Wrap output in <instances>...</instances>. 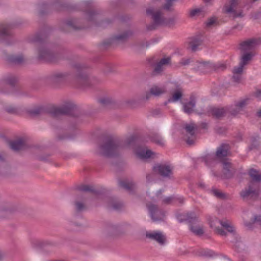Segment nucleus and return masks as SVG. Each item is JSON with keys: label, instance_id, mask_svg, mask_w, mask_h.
I'll return each instance as SVG.
<instances>
[{"label": "nucleus", "instance_id": "nucleus-1", "mask_svg": "<svg viewBox=\"0 0 261 261\" xmlns=\"http://www.w3.org/2000/svg\"><path fill=\"white\" fill-rule=\"evenodd\" d=\"M48 35L45 31L37 33L31 39L33 42L39 43L41 45L38 50L39 60L50 63H56L63 58L62 53H54L44 46V43L46 40Z\"/></svg>", "mask_w": 261, "mask_h": 261}, {"label": "nucleus", "instance_id": "nucleus-2", "mask_svg": "<svg viewBox=\"0 0 261 261\" xmlns=\"http://www.w3.org/2000/svg\"><path fill=\"white\" fill-rule=\"evenodd\" d=\"M248 174L251 178V180L248 183V188L242 190L240 193V196L243 199L248 197L257 198L259 195V185L261 182V174L253 168L248 170Z\"/></svg>", "mask_w": 261, "mask_h": 261}, {"label": "nucleus", "instance_id": "nucleus-3", "mask_svg": "<svg viewBox=\"0 0 261 261\" xmlns=\"http://www.w3.org/2000/svg\"><path fill=\"white\" fill-rule=\"evenodd\" d=\"M122 147L121 140L113 137L106 138L99 146V153L106 157H114L119 155V151Z\"/></svg>", "mask_w": 261, "mask_h": 261}, {"label": "nucleus", "instance_id": "nucleus-4", "mask_svg": "<svg viewBox=\"0 0 261 261\" xmlns=\"http://www.w3.org/2000/svg\"><path fill=\"white\" fill-rule=\"evenodd\" d=\"M39 14L43 15L50 11H61L74 10L76 6L68 4H62L60 0H51L49 4L42 3L39 5Z\"/></svg>", "mask_w": 261, "mask_h": 261}, {"label": "nucleus", "instance_id": "nucleus-5", "mask_svg": "<svg viewBox=\"0 0 261 261\" xmlns=\"http://www.w3.org/2000/svg\"><path fill=\"white\" fill-rule=\"evenodd\" d=\"M77 75L75 77L76 82L81 86L89 87L99 82L95 77H89L86 72V67L81 64L75 65Z\"/></svg>", "mask_w": 261, "mask_h": 261}, {"label": "nucleus", "instance_id": "nucleus-6", "mask_svg": "<svg viewBox=\"0 0 261 261\" xmlns=\"http://www.w3.org/2000/svg\"><path fill=\"white\" fill-rule=\"evenodd\" d=\"M77 108L72 102H67L60 107H54L50 109L48 113L53 117L60 115H68L73 117H77Z\"/></svg>", "mask_w": 261, "mask_h": 261}, {"label": "nucleus", "instance_id": "nucleus-7", "mask_svg": "<svg viewBox=\"0 0 261 261\" xmlns=\"http://www.w3.org/2000/svg\"><path fill=\"white\" fill-rule=\"evenodd\" d=\"M146 14L148 15L151 16L153 20V23L147 26V29L148 31L155 30L158 25L164 24L165 23V18L162 16L160 11L154 12L153 8H148L146 9Z\"/></svg>", "mask_w": 261, "mask_h": 261}, {"label": "nucleus", "instance_id": "nucleus-8", "mask_svg": "<svg viewBox=\"0 0 261 261\" xmlns=\"http://www.w3.org/2000/svg\"><path fill=\"white\" fill-rule=\"evenodd\" d=\"M146 207L149 212L150 217L153 222L162 221L165 217L164 211L160 208L158 205L149 203H147Z\"/></svg>", "mask_w": 261, "mask_h": 261}, {"label": "nucleus", "instance_id": "nucleus-9", "mask_svg": "<svg viewBox=\"0 0 261 261\" xmlns=\"http://www.w3.org/2000/svg\"><path fill=\"white\" fill-rule=\"evenodd\" d=\"M69 76L70 74L67 72L56 71L49 76L48 81L51 84L59 85L69 80Z\"/></svg>", "mask_w": 261, "mask_h": 261}, {"label": "nucleus", "instance_id": "nucleus-10", "mask_svg": "<svg viewBox=\"0 0 261 261\" xmlns=\"http://www.w3.org/2000/svg\"><path fill=\"white\" fill-rule=\"evenodd\" d=\"M132 32L129 30L125 31L121 34L114 36L110 39L103 41L102 45L104 46H108L114 43L124 42L127 40L129 36L132 35Z\"/></svg>", "mask_w": 261, "mask_h": 261}, {"label": "nucleus", "instance_id": "nucleus-11", "mask_svg": "<svg viewBox=\"0 0 261 261\" xmlns=\"http://www.w3.org/2000/svg\"><path fill=\"white\" fill-rule=\"evenodd\" d=\"M152 170L164 178H170L173 174L172 169L169 165L157 164L153 166Z\"/></svg>", "mask_w": 261, "mask_h": 261}, {"label": "nucleus", "instance_id": "nucleus-12", "mask_svg": "<svg viewBox=\"0 0 261 261\" xmlns=\"http://www.w3.org/2000/svg\"><path fill=\"white\" fill-rule=\"evenodd\" d=\"M237 4V0H230L229 5H225L224 6L225 13L226 14H232L233 19L238 17L242 18L244 16L242 10L237 12L234 9V7L236 6Z\"/></svg>", "mask_w": 261, "mask_h": 261}, {"label": "nucleus", "instance_id": "nucleus-13", "mask_svg": "<svg viewBox=\"0 0 261 261\" xmlns=\"http://www.w3.org/2000/svg\"><path fill=\"white\" fill-rule=\"evenodd\" d=\"M208 220L210 226L212 228L215 227L216 223H219L229 232H232L234 230L233 226L227 220H221L216 217H210Z\"/></svg>", "mask_w": 261, "mask_h": 261}, {"label": "nucleus", "instance_id": "nucleus-14", "mask_svg": "<svg viewBox=\"0 0 261 261\" xmlns=\"http://www.w3.org/2000/svg\"><path fill=\"white\" fill-rule=\"evenodd\" d=\"M223 165V173L224 178L230 179L234 174L235 169L232 168L231 163L228 159H225L221 161Z\"/></svg>", "mask_w": 261, "mask_h": 261}, {"label": "nucleus", "instance_id": "nucleus-15", "mask_svg": "<svg viewBox=\"0 0 261 261\" xmlns=\"http://www.w3.org/2000/svg\"><path fill=\"white\" fill-rule=\"evenodd\" d=\"M259 39H251L244 41L240 44L239 49L243 52L251 50L259 44Z\"/></svg>", "mask_w": 261, "mask_h": 261}, {"label": "nucleus", "instance_id": "nucleus-16", "mask_svg": "<svg viewBox=\"0 0 261 261\" xmlns=\"http://www.w3.org/2000/svg\"><path fill=\"white\" fill-rule=\"evenodd\" d=\"M177 219L180 222H188L190 226L192 225V224L196 223L198 220L196 214L193 212L179 215L177 216Z\"/></svg>", "mask_w": 261, "mask_h": 261}, {"label": "nucleus", "instance_id": "nucleus-17", "mask_svg": "<svg viewBox=\"0 0 261 261\" xmlns=\"http://www.w3.org/2000/svg\"><path fill=\"white\" fill-rule=\"evenodd\" d=\"M229 150V145L228 144L222 143L219 146L215 153V156L218 160H221L227 159L228 151Z\"/></svg>", "mask_w": 261, "mask_h": 261}, {"label": "nucleus", "instance_id": "nucleus-18", "mask_svg": "<svg viewBox=\"0 0 261 261\" xmlns=\"http://www.w3.org/2000/svg\"><path fill=\"white\" fill-rule=\"evenodd\" d=\"M145 236L147 238L156 241L160 245H164L166 242V237L161 232H146Z\"/></svg>", "mask_w": 261, "mask_h": 261}, {"label": "nucleus", "instance_id": "nucleus-19", "mask_svg": "<svg viewBox=\"0 0 261 261\" xmlns=\"http://www.w3.org/2000/svg\"><path fill=\"white\" fill-rule=\"evenodd\" d=\"M13 25L11 24L2 23L0 24V37L11 38L13 34L11 31Z\"/></svg>", "mask_w": 261, "mask_h": 261}, {"label": "nucleus", "instance_id": "nucleus-20", "mask_svg": "<svg viewBox=\"0 0 261 261\" xmlns=\"http://www.w3.org/2000/svg\"><path fill=\"white\" fill-rule=\"evenodd\" d=\"M166 92V90L164 87H160L156 85H153L149 90V92L146 93L145 99H148L151 95L154 96H160Z\"/></svg>", "mask_w": 261, "mask_h": 261}, {"label": "nucleus", "instance_id": "nucleus-21", "mask_svg": "<svg viewBox=\"0 0 261 261\" xmlns=\"http://www.w3.org/2000/svg\"><path fill=\"white\" fill-rule=\"evenodd\" d=\"M171 58L168 57L162 59L155 66L153 73L154 74H159L163 70V65H168L171 63Z\"/></svg>", "mask_w": 261, "mask_h": 261}, {"label": "nucleus", "instance_id": "nucleus-22", "mask_svg": "<svg viewBox=\"0 0 261 261\" xmlns=\"http://www.w3.org/2000/svg\"><path fill=\"white\" fill-rule=\"evenodd\" d=\"M195 105V97L194 95H191L190 97V101L188 102L183 103L184 111L188 114L192 113Z\"/></svg>", "mask_w": 261, "mask_h": 261}, {"label": "nucleus", "instance_id": "nucleus-23", "mask_svg": "<svg viewBox=\"0 0 261 261\" xmlns=\"http://www.w3.org/2000/svg\"><path fill=\"white\" fill-rule=\"evenodd\" d=\"M119 230V226L116 225L109 224L103 230V233L107 237L115 236Z\"/></svg>", "mask_w": 261, "mask_h": 261}, {"label": "nucleus", "instance_id": "nucleus-24", "mask_svg": "<svg viewBox=\"0 0 261 261\" xmlns=\"http://www.w3.org/2000/svg\"><path fill=\"white\" fill-rule=\"evenodd\" d=\"M148 138L151 142L159 146H163L164 145V142L163 138L159 134L157 133H150L148 135Z\"/></svg>", "mask_w": 261, "mask_h": 261}, {"label": "nucleus", "instance_id": "nucleus-25", "mask_svg": "<svg viewBox=\"0 0 261 261\" xmlns=\"http://www.w3.org/2000/svg\"><path fill=\"white\" fill-rule=\"evenodd\" d=\"M226 110L224 108H212L209 111V115H211L216 118H220L223 117L226 113Z\"/></svg>", "mask_w": 261, "mask_h": 261}, {"label": "nucleus", "instance_id": "nucleus-26", "mask_svg": "<svg viewBox=\"0 0 261 261\" xmlns=\"http://www.w3.org/2000/svg\"><path fill=\"white\" fill-rule=\"evenodd\" d=\"M154 152L151 150L139 149L136 151V155L140 159H147L151 157Z\"/></svg>", "mask_w": 261, "mask_h": 261}, {"label": "nucleus", "instance_id": "nucleus-27", "mask_svg": "<svg viewBox=\"0 0 261 261\" xmlns=\"http://www.w3.org/2000/svg\"><path fill=\"white\" fill-rule=\"evenodd\" d=\"M87 18L89 21L95 22L99 18L100 11L97 10H90L86 12Z\"/></svg>", "mask_w": 261, "mask_h": 261}, {"label": "nucleus", "instance_id": "nucleus-28", "mask_svg": "<svg viewBox=\"0 0 261 261\" xmlns=\"http://www.w3.org/2000/svg\"><path fill=\"white\" fill-rule=\"evenodd\" d=\"M119 186L125 189L130 194H133L135 191V185L132 182H129L125 180H119Z\"/></svg>", "mask_w": 261, "mask_h": 261}, {"label": "nucleus", "instance_id": "nucleus-29", "mask_svg": "<svg viewBox=\"0 0 261 261\" xmlns=\"http://www.w3.org/2000/svg\"><path fill=\"white\" fill-rule=\"evenodd\" d=\"M124 206L123 203L116 199L112 198L109 201V206L110 208L116 211L120 210Z\"/></svg>", "mask_w": 261, "mask_h": 261}, {"label": "nucleus", "instance_id": "nucleus-30", "mask_svg": "<svg viewBox=\"0 0 261 261\" xmlns=\"http://www.w3.org/2000/svg\"><path fill=\"white\" fill-rule=\"evenodd\" d=\"M46 113V110L42 107H38L28 111V114L30 116L33 117L43 115Z\"/></svg>", "mask_w": 261, "mask_h": 261}, {"label": "nucleus", "instance_id": "nucleus-31", "mask_svg": "<svg viewBox=\"0 0 261 261\" xmlns=\"http://www.w3.org/2000/svg\"><path fill=\"white\" fill-rule=\"evenodd\" d=\"M77 190L80 191L84 192H89L95 195H99L101 194V192L98 190L94 189L93 187L89 185H81L77 187Z\"/></svg>", "mask_w": 261, "mask_h": 261}, {"label": "nucleus", "instance_id": "nucleus-32", "mask_svg": "<svg viewBox=\"0 0 261 261\" xmlns=\"http://www.w3.org/2000/svg\"><path fill=\"white\" fill-rule=\"evenodd\" d=\"M7 61L15 65H20L24 62V58L22 55H10L7 57Z\"/></svg>", "mask_w": 261, "mask_h": 261}, {"label": "nucleus", "instance_id": "nucleus-33", "mask_svg": "<svg viewBox=\"0 0 261 261\" xmlns=\"http://www.w3.org/2000/svg\"><path fill=\"white\" fill-rule=\"evenodd\" d=\"M217 159L215 154H207L201 158L202 162H204L205 164L208 166H212L213 163L216 162Z\"/></svg>", "mask_w": 261, "mask_h": 261}, {"label": "nucleus", "instance_id": "nucleus-34", "mask_svg": "<svg viewBox=\"0 0 261 261\" xmlns=\"http://www.w3.org/2000/svg\"><path fill=\"white\" fill-rule=\"evenodd\" d=\"M74 211L76 214L82 213L86 210L87 206L82 201L75 200L74 202Z\"/></svg>", "mask_w": 261, "mask_h": 261}, {"label": "nucleus", "instance_id": "nucleus-35", "mask_svg": "<svg viewBox=\"0 0 261 261\" xmlns=\"http://www.w3.org/2000/svg\"><path fill=\"white\" fill-rule=\"evenodd\" d=\"M199 70L204 72H207L213 69V64L210 62H202L198 66Z\"/></svg>", "mask_w": 261, "mask_h": 261}, {"label": "nucleus", "instance_id": "nucleus-36", "mask_svg": "<svg viewBox=\"0 0 261 261\" xmlns=\"http://www.w3.org/2000/svg\"><path fill=\"white\" fill-rule=\"evenodd\" d=\"M10 147L15 151L22 149L24 146V142L22 139L12 141L10 143Z\"/></svg>", "mask_w": 261, "mask_h": 261}, {"label": "nucleus", "instance_id": "nucleus-37", "mask_svg": "<svg viewBox=\"0 0 261 261\" xmlns=\"http://www.w3.org/2000/svg\"><path fill=\"white\" fill-rule=\"evenodd\" d=\"M202 41L200 37H195L192 38L189 44L192 51H195L197 47L202 44Z\"/></svg>", "mask_w": 261, "mask_h": 261}, {"label": "nucleus", "instance_id": "nucleus-38", "mask_svg": "<svg viewBox=\"0 0 261 261\" xmlns=\"http://www.w3.org/2000/svg\"><path fill=\"white\" fill-rule=\"evenodd\" d=\"M172 96L168 99V102H175L180 100L182 96V92L180 89L175 90L172 93Z\"/></svg>", "mask_w": 261, "mask_h": 261}, {"label": "nucleus", "instance_id": "nucleus-39", "mask_svg": "<svg viewBox=\"0 0 261 261\" xmlns=\"http://www.w3.org/2000/svg\"><path fill=\"white\" fill-rule=\"evenodd\" d=\"M4 81L6 84L9 85L12 87H14L18 81V79L15 75H9L5 77Z\"/></svg>", "mask_w": 261, "mask_h": 261}, {"label": "nucleus", "instance_id": "nucleus-40", "mask_svg": "<svg viewBox=\"0 0 261 261\" xmlns=\"http://www.w3.org/2000/svg\"><path fill=\"white\" fill-rule=\"evenodd\" d=\"M253 55L251 53H245L240 59V63L244 66L247 65L251 60Z\"/></svg>", "mask_w": 261, "mask_h": 261}, {"label": "nucleus", "instance_id": "nucleus-41", "mask_svg": "<svg viewBox=\"0 0 261 261\" xmlns=\"http://www.w3.org/2000/svg\"><path fill=\"white\" fill-rule=\"evenodd\" d=\"M199 255L206 257H211L216 255L214 251L207 249H202L200 250Z\"/></svg>", "mask_w": 261, "mask_h": 261}, {"label": "nucleus", "instance_id": "nucleus-42", "mask_svg": "<svg viewBox=\"0 0 261 261\" xmlns=\"http://www.w3.org/2000/svg\"><path fill=\"white\" fill-rule=\"evenodd\" d=\"M64 25L65 27L68 28L69 29L75 31L80 30L83 28L82 27H77L75 24V21L72 19L66 21Z\"/></svg>", "mask_w": 261, "mask_h": 261}, {"label": "nucleus", "instance_id": "nucleus-43", "mask_svg": "<svg viewBox=\"0 0 261 261\" xmlns=\"http://www.w3.org/2000/svg\"><path fill=\"white\" fill-rule=\"evenodd\" d=\"M186 132L191 136L195 135V131L196 129L194 124L193 123L187 124L184 127Z\"/></svg>", "mask_w": 261, "mask_h": 261}, {"label": "nucleus", "instance_id": "nucleus-44", "mask_svg": "<svg viewBox=\"0 0 261 261\" xmlns=\"http://www.w3.org/2000/svg\"><path fill=\"white\" fill-rule=\"evenodd\" d=\"M98 102L103 107H107L113 103V100L109 97H102L98 99Z\"/></svg>", "mask_w": 261, "mask_h": 261}, {"label": "nucleus", "instance_id": "nucleus-45", "mask_svg": "<svg viewBox=\"0 0 261 261\" xmlns=\"http://www.w3.org/2000/svg\"><path fill=\"white\" fill-rule=\"evenodd\" d=\"M190 230L195 234L197 236H201L204 233L203 229L200 227L191 225Z\"/></svg>", "mask_w": 261, "mask_h": 261}, {"label": "nucleus", "instance_id": "nucleus-46", "mask_svg": "<svg viewBox=\"0 0 261 261\" xmlns=\"http://www.w3.org/2000/svg\"><path fill=\"white\" fill-rule=\"evenodd\" d=\"M226 68V65L224 63H218L213 64V69L217 71H224Z\"/></svg>", "mask_w": 261, "mask_h": 261}, {"label": "nucleus", "instance_id": "nucleus-47", "mask_svg": "<svg viewBox=\"0 0 261 261\" xmlns=\"http://www.w3.org/2000/svg\"><path fill=\"white\" fill-rule=\"evenodd\" d=\"M36 245L39 247H44L48 245H53V243L48 241H41L37 240L35 241Z\"/></svg>", "mask_w": 261, "mask_h": 261}, {"label": "nucleus", "instance_id": "nucleus-48", "mask_svg": "<svg viewBox=\"0 0 261 261\" xmlns=\"http://www.w3.org/2000/svg\"><path fill=\"white\" fill-rule=\"evenodd\" d=\"M212 192L213 194L218 198L221 199H225L226 198V195L216 189L212 190Z\"/></svg>", "mask_w": 261, "mask_h": 261}, {"label": "nucleus", "instance_id": "nucleus-49", "mask_svg": "<svg viewBox=\"0 0 261 261\" xmlns=\"http://www.w3.org/2000/svg\"><path fill=\"white\" fill-rule=\"evenodd\" d=\"M102 70L105 74H108L114 71V67L111 64L106 63L104 65Z\"/></svg>", "mask_w": 261, "mask_h": 261}, {"label": "nucleus", "instance_id": "nucleus-50", "mask_svg": "<svg viewBox=\"0 0 261 261\" xmlns=\"http://www.w3.org/2000/svg\"><path fill=\"white\" fill-rule=\"evenodd\" d=\"M228 111L231 115L235 116L238 114L241 110L239 109V108H238L236 105H234V106L230 107L228 109Z\"/></svg>", "mask_w": 261, "mask_h": 261}, {"label": "nucleus", "instance_id": "nucleus-51", "mask_svg": "<svg viewBox=\"0 0 261 261\" xmlns=\"http://www.w3.org/2000/svg\"><path fill=\"white\" fill-rule=\"evenodd\" d=\"M245 66L242 64L240 62L238 66H235L233 69V73L241 74L242 73L243 71V68Z\"/></svg>", "mask_w": 261, "mask_h": 261}, {"label": "nucleus", "instance_id": "nucleus-52", "mask_svg": "<svg viewBox=\"0 0 261 261\" xmlns=\"http://www.w3.org/2000/svg\"><path fill=\"white\" fill-rule=\"evenodd\" d=\"M248 100L249 99L248 98L241 100L239 102H236L235 105L238 108H239V109L241 111H242V109L247 105Z\"/></svg>", "mask_w": 261, "mask_h": 261}, {"label": "nucleus", "instance_id": "nucleus-53", "mask_svg": "<svg viewBox=\"0 0 261 261\" xmlns=\"http://www.w3.org/2000/svg\"><path fill=\"white\" fill-rule=\"evenodd\" d=\"M5 111L8 113L14 114L18 113V109L15 107L10 106L5 108Z\"/></svg>", "mask_w": 261, "mask_h": 261}, {"label": "nucleus", "instance_id": "nucleus-54", "mask_svg": "<svg viewBox=\"0 0 261 261\" xmlns=\"http://www.w3.org/2000/svg\"><path fill=\"white\" fill-rule=\"evenodd\" d=\"M255 222H253V218L251 221H246L244 223L245 226L250 230H252L255 227Z\"/></svg>", "mask_w": 261, "mask_h": 261}, {"label": "nucleus", "instance_id": "nucleus-55", "mask_svg": "<svg viewBox=\"0 0 261 261\" xmlns=\"http://www.w3.org/2000/svg\"><path fill=\"white\" fill-rule=\"evenodd\" d=\"M251 145L249 147V149L250 150L256 148L258 146V143L255 138L253 137L251 138Z\"/></svg>", "mask_w": 261, "mask_h": 261}, {"label": "nucleus", "instance_id": "nucleus-56", "mask_svg": "<svg viewBox=\"0 0 261 261\" xmlns=\"http://www.w3.org/2000/svg\"><path fill=\"white\" fill-rule=\"evenodd\" d=\"M253 222L258 224L261 228V215H255L253 216Z\"/></svg>", "mask_w": 261, "mask_h": 261}, {"label": "nucleus", "instance_id": "nucleus-57", "mask_svg": "<svg viewBox=\"0 0 261 261\" xmlns=\"http://www.w3.org/2000/svg\"><path fill=\"white\" fill-rule=\"evenodd\" d=\"M135 138L134 136H131L127 138L125 140V144L126 146H129L135 142Z\"/></svg>", "mask_w": 261, "mask_h": 261}, {"label": "nucleus", "instance_id": "nucleus-58", "mask_svg": "<svg viewBox=\"0 0 261 261\" xmlns=\"http://www.w3.org/2000/svg\"><path fill=\"white\" fill-rule=\"evenodd\" d=\"M216 22V18L215 17H212L210 19L208 20V21L206 22V26L207 27H210L212 25H213L215 22Z\"/></svg>", "mask_w": 261, "mask_h": 261}, {"label": "nucleus", "instance_id": "nucleus-59", "mask_svg": "<svg viewBox=\"0 0 261 261\" xmlns=\"http://www.w3.org/2000/svg\"><path fill=\"white\" fill-rule=\"evenodd\" d=\"M200 10L199 9H193V10H192L191 11H190V16L191 17H193V16H195V15H196L198 13H200Z\"/></svg>", "mask_w": 261, "mask_h": 261}, {"label": "nucleus", "instance_id": "nucleus-60", "mask_svg": "<svg viewBox=\"0 0 261 261\" xmlns=\"http://www.w3.org/2000/svg\"><path fill=\"white\" fill-rule=\"evenodd\" d=\"M49 155H40L37 157L38 160L43 162L48 161Z\"/></svg>", "mask_w": 261, "mask_h": 261}, {"label": "nucleus", "instance_id": "nucleus-61", "mask_svg": "<svg viewBox=\"0 0 261 261\" xmlns=\"http://www.w3.org/2000/svg\"><path fill=\"white\" fill-rule=\"evenodd\" d=\"M73 138V137L68 136V135H66V136L59 135L57 137L58 139L59 140H65V139H71Z\"/></svg>", "mask_w": 261, "mask_h": 261}, {"label": "nucleus", "instance_id": "nucleus-62", "mask_svg": "<svg viewBox=\"0 0 261 261\" xmlns=\"http://www.w3.org/2000/svg\"><path fill=\"white\" fill-rule=\"evenodd\" d=\"M215 227L217 229V231L218 234H219L222 236H224L226 235V232L223 229H222L221 228H219V227H216V226H215Z\"/></svg>", "mask_w": 261, "mask_h": 261}, {"label": "nucleus", "instance_id": "nucleus-63", "mask_svg": "<svg viewBox=\"0 0 261 261\" xmlns=\"http://www.w3.org/2000/svg\"><path fill=\"white\" fill-rule=\"evenodd\" d=\"M173 199V197L172 196L164 198L163 200V202L166 204H169Z\"/></svg>", "mask_w": 261, "mask_h": 261}, {"label": "nucleus", "instance_id": "nucleus-64", "mask_svg": "<svg viewBox=\"0 0 261 261\" xmlns=\"http://www.w3.org/2000/svg\"><path fill=\"white\" fill-rule=\"evenodd\" d=\"M232 79L234 82H239L241 80V76L240 74H233Z\"/></svg>", "mask_w": 261, "mask_h": 261}]
</instances>
